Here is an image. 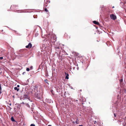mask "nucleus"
Returning <instances> with one entry per match:
<instances>
[{
    "mask_svg": "<svg viewBox=\"0 0 126 126\" xmlns=\"http://www.w3.org/2000/svg\"><path fill=\"white\" fill-rule=\"evenodd\" d=\"M49 3H50V1H49Z\"/></svg>",
    "mask_w": 126,
    "mask_h": 126,
    "instance_id": "nucleus-29",
    "label": "nucleus"
},
{
    "mask_svg": "<svg viewBox=\"0 0 126 126\" xmlns=\"http://www.w3.org/2000/svg\"><path fill=\"white\" fill-rule=\"evenodd\" d=\"M1 90H0V94H1L2 93V92H1Z\"/></svg>",
    "mask_w": 126,
    "mask_h": 126,
    "instance_id": "nucleus-21",
    "label": "nucleus"
},
{
    "mask_svg": "<svg viewBox=\"0 0 126 126\" xmlns=\"http://www.w3.org/2000/svg\"><path fill=\"white\" fill-rule=\"evenodd\" d=\"M75 123L77 124H79V122H78V121H77V120L76 121Z\"/></svg>",
    "mask_w": 126,
    "mask_h": 126,
    "instance_id": "nucleus-15",
    "label": "nucleus"
},
{
    "mask_svg": "<svg viewBox=\"0 0 126 126\" xmlns=\"http://www.w3.org/2000/svg\"><path fill=\"white\" fill-rule=\"evenodd\" d=\"M24 73H25V72L23 73V74H24Z\"/></svg>",
    "mask_w": 126,
    "mask_h": 126,
    "instance_id": "nucleus-27",
    "label": "nucleus"
},
{
    "mask_svg": "<svg viewBox=\"0 0 126 126\" xmlns=\"http://www.w3.org/2000/svg\"><path fill=\"white\" fill-rule=\"evenodd\" d=\"M19 86H19V85H17V87H19Z\"/></svg>",
    "mask_w": 126,
    "mask_h": 126,
    "instance_id": "nucleus-22",
    "label": "nucleus"
},
{
    "mask_svg": "<svg viewBox=\"0 0 126 126\" xmlns=\"http://www.w3.org/2000/svg\"><path fill=\"white\" fill-rule=\"evenodd\" d=\"M38 87L37 86L35 85L32 90V94L34 95L35 98L40 99L42 95L41 94L38 93Z\"/></svg>",
    "mask_w": 126,
    "mask_h": 126,
    "instance_id": "nucleus-1",
    "label": "nucleus"
},
{
    "mask_svg": "<svg viewBox=\"0 0 126 126\" xmlns=\"http://www.w3.org/2000/svg\"><path fill=\"white\" fill-rule=\"evenodd\" d=\"M79 126H83L82 125H79Z\"/></svg>",
    "mask_w": 126,
    "mask_h": 126,
    "instance_id": "nucleus-23",
    "label": "nucleus"
},
{
    "mask_svg": "<svg viewBox=\"0 0 126 126\" xmlns=\"http://www.w3.org/2000/svg\"><path fill=\"white\" fill-rule=\"evenodd\" d=\"M48 126H51L50 125H48Z\"/></svg>",
    "mask_w": 126,
    "mask_h": 126,
    "instance_id": "nucleus-26",
    "label": "nucleus"
},
{
    "mask_svg": "<svg viewBox=\"0 0 126 126\" xmlns=\"http://www.w3.org/2000/svg\"><path fill=\"white\" fill-rule=\"evenodd\" d=\"M110 16L111 19L113 20H115L116 18V16L113 14L110 15Z\"/></svg>",
    "mask_w": 126,
    "mask_h": 126,
    "instance_id": "nucleus-2",
    "label": "nucleus"
},
{
    "mask_svg": "<svg viewBox=\"0 0 126 126\" xmlns=\"http://www.w3.org/2000/svg\"><path fill=\"white\" fill-rule=\"evenodd\" d=\"M29 95L28 94H25L24 95V97L26 99L28 98H29Z\"/></svg>",
    "mask_w": 126,
    "mask_h": 126,
    "instance_id": "nucleus-6",
    "label": "nucleus"
},
{
    "mask_svg": "<svg viewBox=\"0 0 126 126\" xmlns=\"http://www.w3.org/2000/svg\"><path fill=\"white\" fill-rule=\"evenodd\" d=\"M45 72H46V75H45L47 77L48 76V73H47V71H45Z\"/></svg>",
    "mask_w": 126,
    "mask_h": 126,
    "instance_id": "nucleus-12",
    "label": "nucleus"
},
{
    "mask_svg": "<svg viewBox=\"0 0 126 126\" xmlns=\"http://www.w3.org/2000/svg\"><path fill=\"white\" fill-rule=\"evenodd\" d=\"M26 70L27 71H29L30 70V69L29 68H27Z\"/></svg>",
    "mask_w": 126,
    "mask_h": 126,
    "instance_id": "nucleus-16",
    "label": "nucleus"
},
{
    "mask_svg": "<svg viewBox=\"0 0 126 126\" xmlns=\"http://www.w3.org/2000/svg\"><path fill=\"white\" fill-rule=\"evenodd\" d=\"M32 44L31 43H29L28 45L26 46V47L27 48H30L32 47Z\"/></svg>",
    "mask_w": 126,
    "mask_h": 126,
    "instance_id": "nucleus-3",
    "label": "nucleus"
},
{
    "mask_svg": "<svg viewBox=\"0 0 126 126\" xmlns=\"http://www.w3.org/2000/svg\"><path fill=\"white\" fill-rule=\"evenodd\" d=\"M55 40V41H56V39Z\"/></svg>",
    "mask_w": 126,
    "mask_h": 126,
    "instance_id": "nucleus-30",
    "label": "nucleus"
},
{
    "mask_svg": "<svg viewBox=\"0 0 126 126\" xmlns=\"http://www.w3.org/2000/svg\"><path fill=\"white\" fill-rule=\"evenodd\" d=\"M122 81H123V79H121L120 80V82H121Z\"/></svg>",
    "mask_w": 126,
    "mask_h": 126,
    "instance_id": "nucleus-20",
    "label": "nucleus"
},
{
    "mask_svg": "<svg viewBox=\"0 0 126 126\" xmlns=\"http://www.w3.org/2000/svg\"><path fill=\"white\" fill-rule=\"evenodd\" d=\"M14 89L15 90H16L17 91H18L19 90V88H18L17 87H15L14 88Z\"/></svg>",
    "mask_w": 126,
    "mask_h": 126,
    "instance_id": "nucleus-9",
    "label": "nucleus"
},
{
    "mask_svg": "<svg viewBox=\"0 0 126 126\" xmlns=\"http://www.w3.org/2000/svg\"><path fill=\"white\" fill-rule=\"evenodd\" d=\"M65 74L66 75L65 79H69L68 76H69V74L68 73H67L66 72L65 73Z\"/></svg>",
    "mask_w": 126,
    "mask_h": 126,
    "instance_id": "nucleus-7",
    "label": "nucleus"
},
{
    "mask_svg": "<svg viewBox=\"0 0 126 126\" xmlns=\"http://www.w3.org/2000/svg\"><path fill=\"white\" fill-rule=\"evenodd\" d=\"M3 57H0V60H2L3 59Z\"/></svg>",
    "mask_w": 126,
    "mask_h": 126,
    "instance_id": "nucleus-17",
    "label": "nucleus"
},
{
    "mask_svg": "<svg viewBox=\"0 0 126 126\" xmlns=\"http://www.w3.org/2000/svg\"><path fill=\"white\" fill-rule=\"evenodd\" d=\"M55 48V49H56V51L58 52H59V53L61 52V51L60 50V48L59 47H56Z\"/></svg>",
    "mask_w": 126,
    "mask_h": 126,
    "instance_id": "nucleus-4",
    "label": "nucleus"
},
{
    "mask_svg": "<svg viewBox=\"0 0 126 126\" xmlns=\"http://www.w3.org/2000/svg\"><path fill=\"white\" fill-rule=\"evenodd\" d=\"M1 84H0V90H1Z\"/></svg>",
    "mask_w": 126,
    "mask_h": 126,
    "instance_id": "nucleus-18",
    "label": "nucleus"
},
{
    "mask_svg": "<svg viewBox=\"0 0 126 126\" xmlns=\"http://www.w3.org/2000/svg\"><path fill=\"white\" fill-rule=\"evenodd\" d=\"M46 80L47 81V79H46V80H45V81H46Z\"/></svg>",
    "mask_w": 126,
    "mask_h": 126,
    "instance_id": "nucleus-28",
    "label": "nucleus"
},
{
    "mask_svg": "<svg viewBox=\"0 0 126 126\" xmlns=\"http://www.w3.org/2000/svg\"><path fill=\"white\" fill-rule=\"evenodd\" d=\"M114 117H116V115L115 113H114Z\"/></svg>",
    "mask_w": 126,
    "mask_h": 126,
    "instance_id": "nucleus-19",
    "label": "nucleus"
},
{
    "mask_svg": "<svg viewBox=\"0 0 126 126\" xmlns=\"http://www.w3.org/2000/svg\"><path fill=\"white\" fill-rule=\"evenodd\" d=\"M30 126H35V125L33 124H32Z\"/></svg>",
    "mask_w": 126,
    "mask_h": 126,
    "instance_id": "nucleus-14",
    "label": "nucleus"
},
{
    "mask_svg": "<svg viewBox=\"0 0 126 126\" xmlns=\"http://www.w3.org/2000/svg\"><path fill=\"white\" fill-rule=\"evenodd\" d=\"M112 8H114V6H113L112 7Z\"/></svg>",
    "mask_w": 126,
    "mask_h": 126,
    "instance_id": "nucleus-25",
    "label": "nucleus"
},
{
    "mask_svg": "<svg viewBox=\"0 0 126 126\" xmlns=\"http://www.w3.org/2000/svg\"><path fill=\"white\" fill-rule=\"evenodd\" d=\"M125 93H126V89L125 90Z\"/></svg>",
    "mask_w": 126,
    "mask_h": 126,
    "instance_id": "nucleus-24",
    "label": "nucleus"
},
{
    "mask_svg": "<svg viewBox=\"0 0 126 126\" xmlns=\"http://www.w3.org/2000/svg\"><path fill=\"white\" fill-rule=\"evenodd\" d=\"M45 11L46 12H48V10L47 9V8H45Z\"/></svg>",
    "mask_w": 126,
    "mask_h": 126,
    "instance_id": "nucleus-13",
    "label": "nucleus"
},
{
    "mask_svg": "<svg viewBox=\"0 0 126 126\" xmlns=\"http://www.w3.org/2000/svg\"><path fill=\"white\" fill-rule=\"evenodd\" d=\"M48 2H49L48 1H47V2H46L45 3V4L44 5V6H45H45H46V7L47 6L48 4Z\"/></svg>",
    "mask_w": 126,
    "mask_h": 126,
    "instance_id": "nucleus-8",
    "label": "nucleus"
},
{
    "mask_svg": "<svg viewBox=\"0 0 126 126\" xmlns=\"http://www.w3.org/2000/svg\"><path fill=\"white\" fill-rule=\"evenodd\" d=\"M93 23L97 25H100V24L97 21H93Z\"/></svg>",
    "mask_w": 126,
    "mask_h": 126,
    "instance_id": "nucleus-5",
    "label": "nucleus"
},
{
    "mask_svg": "<svg viewBox=\"0 0 126 126\" xmlns=\"http://www.w3.org/2000/svg\"><path fill=\"white\" fill-rule=\"evenodd\" d=\"M11 120L12 121L14 122L15 121V120L13 117H12L11 118Z\"/></svg>",
    "mask_w": 126,
    "mask_h": 126,
    "instance_id": "nucleus-11",
    "label": "nucleus"
},
{
    "mask_svg": "<svg viewBox=\"0 0 126 126\" xmlns=\"http://www.w3.org/2000/svg\"><path fill=\"white\" fill-rule=\"evenodd\" d=\"M17 7V6L14 5H12L11 6V7Z\"/></svg>",
    "mask_w": 126,
    "mask_h": 126,
    "instance_id": "nucleus-10",
    "label": "nucleus"
}]
</instances>
